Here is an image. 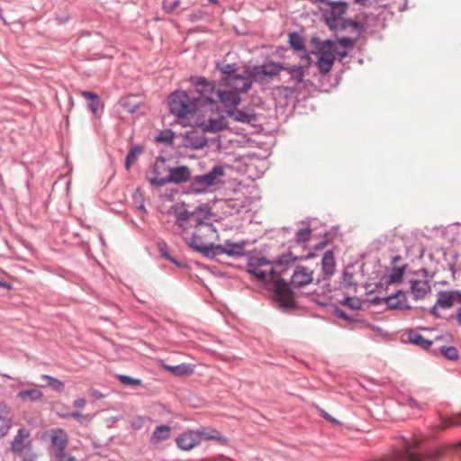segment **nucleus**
I'll return each mask as SVG.
<instances>
[{
    "mask_svg": "<svg viewBox=\"0 0 461 461\" xmlns=\"http://www.w3.org/2000/svg\"><path fill=\"white\" fill-rule=\"evenodd\" d=\"M312 252L308 253L304 258L293 256L291 252L279 256L275 260H269L262 255H253L249 253L247 272L254 276L259 282L266 283L267 281V273L260 267L269 266L268 271L269 281L274 284L273 294L275 301L284 310H292L295 308V301L294 292L290 288V285L286 282L282 275L294 265L297 260L303 258L308 259L313 258Z\"/></svg>",
    "mask_w": 461,
    "mask_h": 461,
    "instance_id": "1",
    "label": "nucleus"
},
{
    "mask_svg": "<svg viewBox=\"0 0 461 461\" xmlns=\"http://www.w3.org/2000/svg\"><path fill=\"white\" fill-rule=\"evenodd\" d=\"M190 81L195 92L199 95L198 96H194V98L199 101L198 104L201 113H218L220 105L215 102L217 89L214 83L209 81L204 77H191Z\"/></svg>",
    "mask_w": 461,
    "mask_h": 461,
    "instance_id": "2",
    "label": "nucleus"
},
{
    "mask_svg": "<svg viewBox=\"0 0 461 461\" xmlns=\"http://www.w3.org/2000/svg\"><path fill=\"white\" fill-rule=\"evenodd\" d=\"M199 101L190 97L185 91H175L168 96V108L178 121L187 118L190 114L201 112Z\"/></svg>",
    "mask_w": 461,
    "mask_h": 461,
    "instance_id": "3",
    "label": "nucleus"
},
{
    "mask_svg": "<svg viewBox=\"0 0 461 461\" xmlns=\"http://www.w3.org/2000/svg\"><path fill=\"white\" fill-rule=\"evenodd\" d=\"M209 439H216L223 444L227 442L226 438L221 436L218 430L200 428L196 430L183 432L176 438V444L180 449L188 451L199 445L202 440Z\"/></svg>",
    "mask_w": 461,
    "mask_h": 461,
    "instance_id": "4",
    "label": "nucleus"
},
{
    "mask_svg": "<svg viewBox=\"0 0 461 461\" xmlns=\"http://www.w3.org/2000/svg\"><path fill=\"white\" fill-rule=\"evenodd\" d=\"M225 176V168L222 165H215L208 172L192 177L188 190L192 194H204L212 186L219 185Z\"/></svg>",
    "mask_w": 461,
    "mask_h": 461,
    "instance_id": "5",
    "label": "nucleus"
},
{
    "mask_svg": "<svg viewBox=\"0 0 461 461\" xmlns=\"http://www.w3.org/2000/svg\"><path fill=\"white\" fill-rule=\"evenodd\" d=\"M10 451L21 461H36L37 455L33 450L31 432L23 427L17 430L10 442Z\"/></svg>",
    "mask_w": 461,
    "mask_h": 461,
    "instance_id": "6",
    "label": "nucleus"
},
{
    "mask_svg": "<svg viewBox=\"0 0 461 461\" xmlns=\"http://www.w3.org/2000/svg\"><path fill=\"white\" fill-rule=\"evenodd\" d=\"M167 172V176L164 177L148 176L149 182L154 186L161 187L168 183L179 185L187 181L191 182L193 177L191 170L187 166L168 167Z\"/></svg>",
    "mask_w": 461,
    "mask_h": 461,
    "instance_id": "7",
    "label": "nucleus"
},
{
    "mask_svg": "<svg viewBox=\"0 0 461 461\" xmlns=\"http://www.w3.org/2000/svg\"><path fill=\"white\" fill-rule=\"evenodd\" d=\"M284 65L285 64L282 63L268 61L262 65L254 66L250 69V77L254 82L264 85L268 82L267 77L273 79L279 76L285 68Z\"/></svg>",
    "mask_w": 461,
    "mask_h": 461,
    "instance_id": "8",
    "label": "nucleus"
},
{
    "mask_svg": "<svg viewBox=\"0 0 461 461\" xmlns=\"http://www.w3.org/2000/svg\"><path fill=\"white\" fill-rule=\"evenodd\" d=\"M327 8H320L322 19L327 27L331 31H336V22L342 18L347 13L348 5L344 1H330L326 3Z\"/></svg>",
    "mask_w": 461,
    "mask_h": 461,
    "instance_id": "9",
    "label": "nucleus"
},
{
    "mask_svg": "<svg viewBox=\"0 0 461 461\" xmlns=\"http://www.w3.org/2000/svg\"><path fill=\"white\" fill-rule=\"evenodd\" d=\"M195 235L194 238H185V240L187 246L194 250L202 253L205 258L209 259H214L218 256L221 255V244H214L211 243L210 245H205L203 243L199 242L200 240H195Z\"/></svg>",
    "mask_w": 461,
    "mask_h": 461,
    "instance_id": "10",
    "label": "nucleus"
},
{
    "mask_svg": "<svg viewBox=\"0 0 461 461\" xmlns=\"http://www.w3.org/2000/svg\"><path fill=\"white\" fill-rule=\"evenodd\" d=\"M226 86L229 87V89H217L216 93V100L217 104L221 103L224 104L225 107L238 106L240 102L241 98L239 94L238 86L237 85H227Z\"/></svg>",
    "mask_w": 461,
    "mask_h": 461,
    "instance_id": "11",
    "label": "nucleus"
},
{
    "mask_svg": "<svg viewBox=\"0 0 461 461\" xmlns=\"http://www.w3.org/2000/svg\"><path fill=\"white\" fill-rule=\"evenodd\" d=\"M194 228V231L189 238H194L195 235V240H202L203 236H208L210 233L216 232L217 230L212 223L203 222L202 219L194 217L191 215L190 220L187 221V228Z\"/></svg>",
    "mask_w": 461,
    "mask_h": 461,
    "instance_id": "12",
    "label": "nucleus"
},
{
    "mask_svg": "<svg viewBox=\"0 0 461 461\" xmlns=\"http://www.w3.org/2000/svg\"><path fill=\"white\" fill-rule=\"evenodd\" d=\"M216 68L223 75L220 80V86L236 85L238 79L244 78L243 76L237 73L238 66L236 63H217Z\"/></svg>",
    "mask_w": 461,
    "mask_h": 461,
    "instance_id": "13",
    "label": "nucleus"
},
{
    "mask_svg": "<svg viewBox=\"0 0 461 461\" xmlns=\"http://www.w3.org/2000/svg\"><path fill=\"white\" fill-rule=\"evenodd\" d=\"M183 145L191 149H200L207 145V139L203 131L192 130L184 135Z\"/></svg>",
    "mask_w": 461,
    "mask_h": 461,
    "instance_id": "14",
    "label": "nucleus"
},
{
    "mask_svg": "<svg viewBox=\"0 0 461 461\" xmlns=\"http://www.w3.org/2000/svg\"><path fill=\"white\" fill-rule=\"evenodd\" d=\"M13 427L11 408L3 401L0 402V439L4 438Z\"/></svg>",
    "mask_w": 461,
    "mask_h": 461,
    "instance_id": "15",
    "label": "nucleus"
},
{
    "mask_svg": "<svg viewBox=\"0 0 461 461\" xmlns=\"http://www.w3.org/2000/svg\"><path fill=\"white\" fill-rule=\"evenodd\" d=\"M226 113L235 122L253 124L257 121V114L252 109L229 108Z\"/></svg>",
    "mask_w": 461,
    "mask_h": 461,
    "instance_id": "16",
    "label": "nucleus"
},
{
    "mask_svg": "<svg viewBox=\"0 0 461 461\" xmlns=\"http://www.w3.org/2000/svg\"><path fill=\"white\" fill-rule=\"evenodd\" d=\"M312 271H308L303 266H297L292 276L290 285H293L296 288L303 287L312 282Z\"/></svg>",
    "mask_w": 461,
    "mask_h": 461,
    "instance_id": "17",
    "label": "nucleus"
},
{
    "mask_svg": "<svg viewBox=\"0 0 461 461\" xmlns=\"http://www.w3.org/2000/svg\"><path fill=\"white\" fill-rule=\"evenodd\" d=\"M185 203L182 205H173L170 207L169 212L173 213L176 218V225L185 233L187 230V221L190 220L192 212L185 208Z\"/></svg>",
    "mask_w": 461,
    "mask_h": 461,
    "instance_id": "18",
    "label": "nucleus"
},
{
    "mask_svg": "<svg viewBox=\"0 0 461 461\" xmlns=\"http://www.w3.org/2000/svg\"><path fill=\"white\" fill-rule=\"evenodd\" d=\"M203 133L205 132H218L228 128V123L223 115H218L215 118L210 117L207 121H203L199 123Z\"/></svg>",
    "mask_w": 461,
    "mask_h": 461,
    "instance_id": "19",
    "label": "nucleus"
},
{
    "mask_svg": "<svg viewBox=\"0 0 461 461\" xmlns=\"http://www.w3.org/2000/svg\"><path fill=\"white\" fill-rule=\"evenodd\" d=\"M410 289L416 301L423 299L431 291L429 280H412Z\"/></svg>",
    "mask_w": 461,
    "mask_h": 461,
    "instance_id": "20",
    "label": "nucleus"
},
{
    "mask_svg": "<svg viewBox=\"0 0 461 461\" xmlns=\"http://www.w3.org/2000/svg\"><path fill=\"white\" fill-rule=\"evenodd\" d=\"M335 258L332 250H327L321 259V269L323 273V279L329 280L335 272Z\"/></svg>",
    "mask_w": 461,
    "mask_h": 461,
    "instance_id": "21",
    "label": "nucleus"
},
{
    "mask_svg": "<svg viewBox=\"0 0 461 461\" xmlns=\"http://www.w3.org/2000/svg\"><path fill=\"white\" fill-rule=\"evenodd\" d=\"M245 242H231L230 240H226L224 245H221V255L226 254L230 257H241L246 254L245 250Z\"/></svg>",
    "mask_w": 461,
    "mask_h": 461,
    "instance_id": "22",
    "label": "nucleus"
},
{
    "mask_svg": "<svg viewBox=\"0 0 461 461\" xmlns=\"http://www.w3.org/2000/svg\"><path fill=\"white\" fill-rule=\"evenodd\" d=\"M68 434L63 429L59 428L51 431V445L57 447L59 453L64 452V449L68 443Z\"/></svg>",
    "mask_w": 461,
    "mask_h": 461,
    "instance_id": "23",
    "label": "nucleus"
},
{
    "mask_svg": "<svg viewBox=\"0 0 461 461\" xmlns=\"http://www.w3.org/2000/svg\"><path fill=\"white\" fill-rule=\"evenodd\" d=\"M163 367L176 376H187L192 375L194 371V366L187 363H182L176 366L164 364Z\"/></svg>",
    "mask_w": 461,
    "mask_h": 461,
    "instance_id": "24",
    "label": "nucleus"
},
{
    "mask_svg": "<svg viewBox=\"0 0 461 461\" xmlns=\"http://www.w3.org/2000/svg\"><path fill=\"white\" fill-rule=\"evenodd\" d=\"M17 397L23 402H39L43 398V393L35 388L21 390L17 393Z\"/></svg>",
    "mask_w": 461,
    "mask_h": 461,
    "instance_id": "25",
    "label": "nucleus"
},
{
    "mask_svg": "<svg viewBox=\"0 0 461 461\" xmlns=\"http://www.w3.org/2000/svg\"><path fill=\"white\" fill-rule=\"evenodd\" d=\"M407 334L409 341L422 349L428 350L433 344L432 340L425 339L423 336L413 330H409Z\"/></svg>",
    "mask_w": 461,
    "mask_h": 461,
    "instance_id": "26",
    "label": "nucleus"
},
{
    "mask_svg": "<svg viewBox=\"0 0 461 461\" xmlns=\"http://www.w3.org/2000/svg\"><path fill=\"white\" fill-rule=\"evenodd\" d=\"M283 71H286L290 75V80L300 84L303 81L305 71L302 66L285 64Z\"/></svg>",
    "mask_w": 461,
    "mask_h": 461,
    "instance_id": "27",
    "label": "nucleus"
},
{
    "mask_svg": "<svg viewBox=\"0 0 461 461\" xmlns=\"http://www.w3.org/2000/svg\"><path fill=\"white\" fill-rule=\"evenodd\" d=\"M171 427L166 424L157 426L154 429L150 440L154 444L160 443L170 437Z\"/></svg>",
    "mask_w": 461,
    "mask_h": 461,
    "instance_id": "28",
    "label": "nucleus"
},
{
    "mask_svg": "<svg viewBox=\"0 0 461 461\" xmlns=\"http://www.w3.org/2000/svg\"><path fill=\"white\" fill-rule=\"evenodd\" d=\"M80 95L88 100L87 107L93 113V114H96L99 107L102 105L100 97L97 94L91 91H81Z\"/></svg>",
    "mask_w": 461,
    "mask_h": 461,
    "instance_id": "29",
    "label": "nucleus"
},
{
    "mask_svg": "<svg viewBox=\"0 0 461 461\" xmlns=\"http://www.w3.org/2000/svg\"><path fill=\"white\" fill-rule=\"evenodd\" d=\"M455 298L452 291H440L438 294L437 306L442 309H449L454 305Z\"/></svg>",
    "mask_w": 461,
    "mask_h": 461,
    "instance_id": "30",
    "label": "nucleus"
},
{
    "mask_svg": "<svg viewBox=\"0 0 461 461\" xmlns=\"http://www.w3.org/2000/svg\"><path fill=\"white\" fill-rule=\"evenodd\" d=\"M143 150L144 149L141 145H134L130 149L126 155L124 163V167L127 170H130L132 163L137 160L138 157L143 152Z\"/></svg>",
    "mask_w": 461,
    "mask_h": 461,
    "instance_id": "31",
    "label": "nucleus"
},
{
    "mask_svg": "<svg viewBox=\"0 0 461 461\" xmlns=\"http://www.w3.org/2000/svg\"><path fill=\"white\" fill-rule=\"evenodd\" d=\"M288 42L290 44V47L296 51H301L304 50L303 38L296 32L289 33Z\"/></svg>",
    "mask_w": 461,
    "mask_h": 461,
    "instance_id": "32",
    "label": "nucleus"
},
{
    "mask_svg": "<svg viewBox=\"0 0 461 461\" xmlns=\"http://www.w3.org/2000/svg\"><path fill=\"white\" fill-rule=\"evenodd\" d=\"M312 43L314 45L315 49L318 51H321L322 50H332L337 49L336 47V41H332L330 39H327L325 41H321L317 37H312L311 40Z\"/></svg>",
    "mask_w": 461,
    "mask_h": 461,
    "instance_id": "33",
    "label": "nucleus"
},
{
    "mask_svg": "<svg viewBox=\"0 0 461 461\" xmlns=\"http://www.w3.org/2000/svg\"><path fill=\"white\" fill-rule=\"evenodd\" d=\"M41 380H44L48 383V385L54 391L61 393L65 389V384L61 380L50 376L49 375H41Z\"/></svg>",
    "mask_w": 461,
    "mask_h": 461,
    "instance_id": "34",
    "label": "nucleus"
},
{
    "mask_svg": "<svg viewBox=\"0 0 461 461\" xmlns=\"http://www.w3.org/2000/svg\"><path fill=\"white\" fill-rule=\"evenodd\" d=\"M167 159L163 156H158L152 167V174H154V176L159 177L160 175H162L165 172H167V168L169 167L166 166Z\"/></svg>",
    "mask_w": 461,
    "mask_h": 461,
    "instance_id": "35",
    "label": "nucleus"
},
{
    "mask_svg": "<svg viewBox=\"0 0 461 461\" xmlns=\"http://www.w3.org/2000/svg\"><path fill=\"white\" fill-rule=\"evenodd\" d=\"M312 230L310 227L300 229L295 233L294 240L297 244H304L311 240Z\"/></svg>",
    "mask_w": 461,
    "mask_h": 461,
    "instance_id": "36",
    "label": "nucleus"
},
{
    "mask_svg": "<svg viewBox=\"0 0 461 461\" xmlns=\"http://www.w3.org/2000/svg\"><path fill=\"white\" fill-rule=\"evenodd\" d=\"M438 351L448 360H456L459 357L456 347L441 346L438 348Z\"/></svg>",
    "mask_w": 461,
    "mask_h": 461,
    "instance_id": "37",
    "label": "nucleus"
},
{
    "mask_svg": "<svg viewBox=\"0 0 461 461\" xmlns=\"http://www.w3.org/2000/svg\"><path fill=\"white\" fill-rule=\"evenodd\" d=\"M174 137L175 132L172 130H164L158 132L155 137V140L157 142L172 144Z\"/></svg>",
    "mask_w": 461,
    "mask_h": 461,
    "instance_id": "38",
    "label": "nucleus"
},
{
    "mask_svg": "<svg viewBox=\"0 0 461 461\" xmlns=\"http://www.w3.org/2000/svg\"><path fill=\"white\" fill-rule=\"evenodd\" d=\"M192 214H194V217L202 219L203 222H207L206 221L212 216V211L207 206L200 205L192 212Z\"/></svg>",
    "mask_w": 461,
    "mask_h": 461,
    "instance_id": "39",
    "label": "nucleus"
},
{
    "mask_svg": "<svg viewBox=\"0 0 461 461\" xmlns=\"http://www.w3.org/2000/svg\"><path fill=\"white\" fill-rule=\"evenodd\" d=\"M406 265L402 267L394 266L392 269V274L389 276V284L401 282L405 271Z\"/></svg>",
    "mask_w": 461,
    "mask_h": 461,
    "instance_id": "40",
    "label": "nucleus"
},
{
    "mask_svg": "<svg viewBox=\"0 0 461 461\" xmlns=\"http://www.w3.org/2000/svg\"><path fill=\"white\" fill-rule=\"evenodd\" d=\"M335 61L326 59L324 58H318L317 67L321 74L324 75L329 73Z\"/></svg>",
    "mask_w": 461,
    "mask_h": 461,
    "instance_id": "41",
    "label": "nucleus"
},
{
    "mask_svg": "<svg viewBox=\"0 0 461 461\" xmlns=\"http://www.w3.org/2000/svg\"><path fill=\"white\" fill-rule=\"evenodd\" d=\"M340 303L342 305H347L351 310L357 311L362 308L361 301L357 297L347 296L340 302Z\"/></svg>",
    "mask_w": 461,
    "mask_h": 461,
    "instance_id": "42",
    "label": "nucleus"
},
{
    "mask_svg": "<svg viewBox=\"0 0 461 461\" xmlns=\"http://www.w3.org/2000/svg\"><path fill=\"white\" fill-rule=\"evenodd\" d=\"M117 379L124 385L134 387L141 384V380L126 375H117Z\"/></svg>",
    "mask_w": 461,
    "mask_h": 461,
    "instance_id": "43",
    "label": "nucleus"
},
{
    "mask_svg": "<svg viewBox=\"0 0 461 461\" xmlns=\"http://www.w3.org/2000/svg\"><path fill=\"white\" fill-rule=\"evenodd\" d=\"M70 418L75 419L80 424L87 425L93 420L92 414H83L79 411H71L69 412Z\"/></svg>",
    "mask_w": 461,
    "mask_h": 461,
    "instance_id": "44",
    "label": "nucleus"
},
{
    "mask_svg": "<svg viewBox=\"0 0 461 461\" xmlns=\"http://www.w3.org/2000/svg\"><path fill=\"white\" fill-rule=\"evenodd\" d=\"M358 39V36L356 38L336 37V41L345 49H352L356 45Z\"/></svg>",
    "mask_w": 461,
    "mask_h": 461,
    "instance_id": "45",
    "label": "nucleus"
},
{
    "mask_svg": "<svg viewBox=\"0 0 461 461\" xmlns=\"http://www.w3.org/2000/svg\"><path fill=\"white\" fill-rule=\"evenodd\" d=\"M442 423L446 427L461 425V412L453 413L449 418H442Z\"/></svg>",
    "mask_w": 461,
    "mask_h": 461,
    "instance_id": "46",
    "label": "nucleus"
},
{
    "mask_svg": "<svg viewBox=\"0 0 461 461\" xmlns=\"http://www.w3.org/2000/svg\"><path fill=\"white\" fill-rule=\"evenodd\" d=\"M337 49L332 50H322L318 51L316 49L312 51L313 54L319 55V58H324L329 60L335 61Z\"/></svg>",
    "mask_w": 461,
    "mask_h": 461,
    "instance_id": "47",
    "label": "nucleus"
},
{
    "mask_svg": "<svg viewBox=\"0 0 461 461\" xmlns=\"http://www.w3.org/2000/svg\"><path fill=\"white\" fill-rule=\"evenodd\" d=\"M180 0H164L163 9L166 13H173L181 6Z\"/></svg>",
    "mask_w": 461,
    "mask_h": 461,
    "instance_id": "48",
    "label": "nucleus"
},
{
    "mask_svg": "<svg viewBox=\"0 0 461 461\" xmlns=\"http://www.w3.org/2000/svg\"><path fill=\"white\" fill-rule=\"evenodd\" d=\"M242 85L240 86H238L239 94L240 93H247L250 88L252 85V81H254L250 77V73L249 74V77H244Z\"/></svg>",
    "mask_w": 461,
    "mask_h": 461,
    "instance_id": "49",
    "label": "nucleus"
},
{
    "mask_svg": "<svg viewBox=\"0 0 461 461\" xmlns=\"http://www.w3.org/2000/svg\"><path fill=\"white\" fill-rule=\"evenodd\" d=\"M384 303H386L387 309L389 310H399L402 309V300L398 299H387L384 297Z\"/></svg>",
    "mask_w": 461,
    "mask_h": 461,
    "instance_id": "50",
    "label": "nucleus"
},
{
    "mask_svg": "<svg viewBox=\"0 0 461 461\" xmlns=\"http://www.w3.org/2000/svg\"><path fill=\"white\" fill-rule=\"evenodd\" d=\"M350 20L351 19H343V18H340L339 20H338V22H336V31H333L334 32H342V31H345L347 30L350 24H348V23H350Z\"/></svg>",
    "mask_w": 461,
    "mask_h": 461,
    "instance_id": "51",
    "label": "nucleus"
},
{
    "mask_svg": "<svg viewBox=\"0 0 461 461\" xmlns=\"http://www.w3.org/2000/svg\"><path fill=\"white\" fill-rule=\"evenodd\" d=\"M333 313L335 316L341 320L353 321V318H351L348 314H347L342 309L339 308L338 306H334Z\"/></svg>",
    "mask_w": 461,
    "mask_h": 461,
    "instance_id": "52",
    "label": "nucleus"
},
{
    "mask_svg": "<svg viewBox=\"0 0 461 461\" xmlns=\"http://www.w3.org/2000/svg\"><path fill=\"white\" fill-rule=\"evenodd\" d=\"M402 404L403 405H407L409 406L410 408H412V409H420L421 410V406L418 403V402L412 398V397H408L404 400L403 402H402Z\"/></svg>",
    "mask_w": 461,
    "mask_h": 461,
    "instance_id": "53",
    "label": "nucleus"
},
{
    "mask_svg": "<svg viewBox=\"0 0 461 461\" xmlns=\"http://www.w3.org/2000/svg\"><path fill=\"white\" fill-rule=\"evenodd\" d=\"M349 27L353 28L355 31L357 32V35L358 38L360 37L361 33H362V31H363V24L357 21H355V20H350V23H348Z\"/></svg>",
    "mask_w": 461,
    "mask_h": 461,
    "instance_id": "54",
    "label": "nucleus"
},
{
    "mask_svg": "<svg viewBox=\"0 0 461 461\" xmlns=\"http://www.w3.org/2000/svg\"><path fill=\"white\" fill-rule=\"evenodd\" d=\"M158 247L160 254L163 258H167L168 261H170L174 258L167 251V244L165 242L160 243Z\"/></svg>",
    "mask_w": 461,
    "mask_h": 461,
    "instance_id": "55",
    "label": "nucleus"
},
{
    "mask_svg": "<svg viewBox=\"0 0 461 461\" xmlns=\"http://www.w3.org/2000/svg\"><path fill=\"white\" fill-rule=\"evenodd\" d=\"M342 277H343V282L348 286H351L353 285V279H354L353 274L345 270V271H343Z\"/></svg>",
    "mask_w": 461,
    "mask_h": 461,
    "instance_id": "56",
    "label": "nucleus"
},
{
    "mask_svg": "<svg viewBox=\"0 0 461 461\" xmlns=\"http://www.w3.org/2000/svg\"><path fill=\"white\" fill-rule=\"evenodd\" d=\"M122 106L125 108V110L129 113H135L138 109H139V104H131L126 101H124L122 103Z\"/></svg>",
    "mask_w": 461,
    "mask_h": 461,
    "instance_id": "57",
    "label": "nucleus"
},
{
    "mask_svg": "<svg viewBox=\"0 0 461 461\" xmlns=\"http://www.w3.org/2000/svg\"><path fill=\"white\" fill-rule=\"evenodd\" d=\"M448 321L456 320L457 322V325L461 327V306L456 310V312L455 314H452L447 319Z\"/></svg>",
    "mask_w": 461,
    "mask_h": 461,
    "instance_id": "58",
    "label": "nucleus"
},
{
    "mask_svg": "<svg viewBox=\"0 0 461 461\" xmlns=\"http://www.w3.org/2000/svg\"><path fill=\"white\" fill-rule=\"evenodd\" d=\"M386 297L389 300H391V299H395V300L398 299V300H400L399 298L402 297L403 301H406L405 294H404V293L402 290H397L395 293H393L391 295L386 296Z\"/></svg>",
    "mask_w": 461,
    "mask_h": 461,
    "instance_id": "59",
    "label": "nucleus"
},
{
    "mask_svg": "<svg viewBox=\"0 0 461 461\" xmlns=\"http://www.w3.org/2000/svg\"><path fill=\"white\" fill-rule=\"evenodd\" d=\"M86 401L84 398H77L73 402V406L76 408H84L86 406Z\"/></svg>",
    "mask_w": 461,
    "mask_h": 461,
    "instance_id": "60",
    "label": "nucleus"
},
{
    "mask_svg": "<svg viewBox=\"0 0 461 461\" xmlns=\"http://www.w3.org/2000/svg\"><path fill=\"white\" fill-rule=\"evenodd\" d=\"M321 416L322 418H324L325 420H330L333 423H338V420L336 419H334L333 417H331L328 412H326L324 410H321Z\"/></svg>",
    "mask_w": 461,
    "mask_h": 461,
    "instance_id": "61",
    "label": "nucleus"
},
{
    "mask_svg": "<svg viewBox=\"0 0 461 461\" xmlns=\"http://www.w3.org/2000/svg\"><path fill=\"white\" fill-rule=\"evenodd\" d=\"M383 302H384V297H379V296H375L369 300V303L373 305H379Z\"/></svg>",
    "mask_w": 461,
    "mask_h": 461,
    "instance_id": "62",
    "label": "nucleus"
},
{
    "mask_svg": "<svg viewBox=\"0 0 461 461\" xmlns=\"http://www.w3.org/2000/svg\"><path fill=\"white\" fill-rule=\"evenodd\" d=\"M59 461H78L75 456H68L66 457L64 452L59 454Z\"/></svg>",
    "mask_w": 461,
    "mask_h": 461,
    "instance_id": "63",
    "label": "nucleus"
},
{
    "mask_svg": "<svg viewBox=\"0 0 461 461\" xmlns=\"http://www.w3.org/2000/svg\"><path fill=\"white\" fill-rule=\"evenodd\" d=\"M348 56V52L347 50H342V51H339L337 50V52H336V58L339 60V61H342L346 57Z\"/></svg>",
    "mask_w": 461,
    "mask_h": 461,
    "instance_id": "64",
    "label": "nucleus"
}]
</instances>
